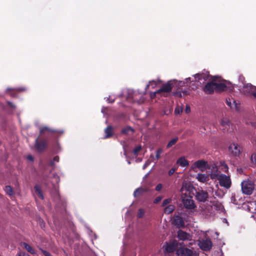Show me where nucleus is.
<instances>
[{"label": "nucleus", "mask_w": 256, "mask_h": 256, "mask_svg": "<svg viewBox=\"0 0 256 256\" xmlns=\"http://www.w3.org/2000/svg\"><path fill=\"white\" fill-rule=\"evenodd\" d=\"M194 84L196 86H201L206 82H208L204 88V90L208 94H212L216 90L215 83L216 76H212L206 72L201 74H196L194 76Z\"/></svg>", "instance_id": "f257e3e1"}, {"label": "nucleus", "mask_w": 256, "mask_h": 256, "mask_svg": "<svg viewBox=\"0 0 256 256\" xmlns=\"http://www.w3.org/2000/svg\"><path fill=\"white\" fill-rule=\"evenodd\" d=\"M170 82H168L157 91L154 92H151L150 94V97L152 99H153L159 94L160 96H166V95L165 94L170 92Z\"/></svg>", "instance_id": "f03ea898"}, {"label": "nucleus", "mask_w": 256, "mask_h": 256, "mask_svg": "<svg viewBox=\"0 0 256 256\" xmlns=\"http://www.w3.org/2000/svg\"><path fill=\"white\" fill-rule=\"evenodd\" d=\"M241 186L242 192L248 195L251 194L254 188V182L248 180L242 181Z\"/></svg>", "instance_id": "7ed1b4c3"}, {"label": "nucleus", "mask_w": 256, "mask_h": 256, "mask_svg": "<svg viewBox=\"0 0 256 256\" xmlns=\"http://www.w3.org/2000/svg\"><path fill=\"white\" fill-rule=\"evenodd\" d=\"M214 83L216 90L218 91L226 90L228 88H230L231 87L230 84L224 80L220 79L217 80L216 77V81L214 82Z\"/></svg>", "instance_id": "20e7f679"}, {"label": "nucleus", "mask_w": 256, "mask_h": 256, "mask_svg": "<svg viewBox=\"0 0 256 256\" xmlns=\"http://www.w3.org/2000/svg\"><path fill=\"white\" fill-rule=\"evenodd\" d=\"M194 82V80H191V78H188L185 79L184 81H178L176 80H172L168 82H170L171 89L172 87L174 86L177 87L178 88L180 89L182 87L185 86L186 84V86H188V84Z\"/></svg>", "instance_id": "39448f33"}, {"label": "nucleus", "mask_w": 256, "mask_h": 256, "mask_svg": "<svg viewBox=\"0 0 256 256\" xmlns=\"http://www.w3.org/2000/svg\"><path fill=\"white\" fill-rule=\"evenodd\" d=\"M218 180H219L220 186L226 189L229 188L231 186L232 182L230 178L228 176L220 174V176H219Z\"/></svg>", "instance_id": "423d86ee"}, {"label": "nucleus", "mask_w": 256, "mask_h": 256, "mask_svg": "<svg viewBox=\"0 0 256 256\" xmlns=\"http://www.w3.org/2000/svg\"><path fill=\"white\" fill-rule=\"evenodd\" d=\"M209 166L206 162L204 160H198L193 164L191 166V168L194 170L195 168H198L201 172H204L208 168Z\"/></svg>", "instance_id": "0eeeda50"}, {"label": "nucleus", "mask_w": 256, "mask_h": 256, "mask_svg": "<svg viewBox=\"0 0 256 256\" xmlns=\"http://www.w3.org/2000/svg\"><path fill=\"white\" fill-rule=\"evenodd\" d=\"M184 206L188 209H194L195 204L191 196H181Z\"/></svg>", "instance_id": "6e6552de"}, {"label": "nucleus", "mask_w": 256, "mask_h": 256, "mask_svg": "<svg viewBox=\"0 0 256 256\" xmlns=\"http://www.w3.org/2000/svg\"><path fill=\"white\" fill-rule=\"evenodd\" d=\"M242 92L245 94L252 95L256 98V86H254L250 84H245L242 88Z\"/></svg>", "instance_id": "1a4fd4ad"}, {"label": "nucleus", "mask_w": 256, "mask_h": 256, "mask_svg": "<svg viewBox=\"0 0 256 256\" xmlns=\"http://www.w3.org/2000/svg\"><path fill=\"white\" fill-rule=\"evenodd\" d=\"M198 245L200 247L204 250H209L212 247V242L210 239L202 240H199Z\"/></svg>", "instance_id": "9d476101"}, {"label": "nucleus", "mask_w": 256, "mask_h": 256, "mask_svg": "<svg viewBox=\"0 0 256 256\" xmlns=\"http://www.w3.org/2000/svg\"><path fill=\"white\" fill-rule=\"evenodd\" d=\"M192 188L189 182H184L180 189L181 196H190V190Z\"/></svg>", "instance_id": "9b49d317"}, {"label": "nucleus", "mask_w": 256, "mask_h": 256, "mask_svg": "<svg viewBox=\"0 0 256 256\" xmlns=\"http://www.w3.org/2000/svg\"><path fill=\"white\" fill-rule=\"evenodd\" d=\"M208 168L210 169V172L209 174L210 178L212 180H218L219 176H220V172L216 165L215 164H212Z\"/></svg>", "instance_id": "f8f14e48"}, {"label": "nucleus", "mask_w": 256, "mask_h": 256, "mask_svg": "<svg viewBox=\"0 0 256 256\" xmlns=\"http://www.w3.org/2000/svg\"><path fill=\"white\" fill-rule=\"evenodd\" d=\"M228 150L234 156H237L240 153L241 148L238 144L232 143L230 145Z\"/></svg>", "instance_id": "ddd939ff"}, {"label": "nucleus", "mask_w": 256, "mask_h": 256, "mask_svg": "<svg viewBox=\"0 0 256 256\" xmlns=\"http://www.w3.org/2000/svg\"><path fill=\"white\" fill-rule=\"evenodd\" d=\"M226 102L232 110L238 111L240 109L239 104L236 103V100L234 98H228L226 100Z\"/></svg>", "instance_id": "4468645a"}, {"label": "nucleus", "mask_w": 256, "mask_h": 256, "mask_svg": "<svg viewBox=\"0 0 256 256\" xmlns=\"http://www.w3.org/2000/svg\"><path fill=\"white\" fill-rule=\"evenodd\" d=\"M220 124L224 130L230 131V128L232 130L231 122L227 118H222L220 121Z\"/></svg>", "instance_id": "2eb2a0df"}, {"label": "nucleus", "mask_w": 256, "mask_h": 256, "mask_svg": "<svg viewBox=\"0 0 256 256\" xmlns=\"http://www.w3.org/2000/svg\"><path fill=\"white\" fill-rule=\"evenodd\" d=\"M176 254L178 256H190L192 254V251L187 248H180L177 250Z\"/></svg>", "instance_id": "dca6fc26"}, {"label": "nucleus", "mask_w": 256, "mask_h": 256, "mask_svg": "<svg viewBox=\"0 0 256 256\" xmlns=\"http://www.w3.org/2000/svg\"><path fill=\"white\" fill-rule=\"evenodd\" d=\"M39 138L36 140V148L38 151H42L44 150L46 146L47 143L46 140H40Z\"/></svg>", "instance_id": "f3484780"}, {"label": "nucleus", "mask_w": 256, "mask_h": 256, "mask_svg": "<svg viewBox=\"0 0 256 256\" xmlns=\"http://www.w3.org/2000/svg\"><path fill=\"white\" fill-rule=\"evenodd\" d=\"M178 238L180 240L183 241L191 240L190 234L182 230L178 232Z\"/></svg>", "instance_id": "a211bd4d"}, {"label": "nucleus", "mask_w": 256, "mask_h": 256, "mask_svg": "<svg viewBox=\"0 0 256 256\" xmlns=\"http://www.w3.org/2000/svg\"><path fill=\"white\" fill-rule=\"evenodd\" d=\"M196 179L200 182H206L210 180V176L206 174L198 173L196 176Z\"/></svg>", "instance_id": "6ab92c4d"}, {"label": "nucleus", "mask_w": 256, "mask_h": 256, "mask_svg": "<svg viewBox=\"0 0 256 256\" xmlns=\"http://www.w3.org/2000/svg\"><path fill=\"white\" fill-rule=\"evenodd\" d=\"M178 247V242L176 241H174L170 244H167L166 246V250L168 252H172L176 250Z\"/></svg>", "instance_id": "aec40b11"}, {"label": "nucleus", "mask_w": 256, "mask_h": 256, "mask_svg": "<svg viewBox=\"0 0 256 256\" xmlns=\"http://www.w3.org/2000/svg\"><path fill=\"white\" fill-rule=\"evenodd\" d=\"M161 82H162L160 80H152L150 81L148 84L146 85V91L148 90L149 88H154L158 84H160L161 83Z\"/></svg>", "instance_id": "412c9836"}, {"label": "nucleus", "mask_w": 256, "mask_h": 256, "mask_svg": "<svg viewBox=\"0 0 256 256\" xmlns=\"http://www.w3.org/2000/svg\"><path fill=\"white\" fill-rule=\"evenodd\" d=\"M197 199L200 202H204L208 198V194L204 191H200L196 193Z\"/></svg>", "instance_id": "4be33fe9"}, {"label": "nucleus", "mask_w": 256, "mask_h": 256, "mask_svg": "<svg viewBox=\"0 0 256 256\" xmlns=\"http://www.w3.org/2000/svg\"><path fill=\"white\" fill-rule=\"evenodd\" d=\"M174 224L178 227H182L184 226V222L182 218L179 216H176L174 220Z\"/></svg>", "instance_id": "5701e85b"}, {"label": "nucleus", "mask_w": 256, "mask_h": 256, "mask_svg": "<svg viewBox=\"0 0 256 256\" xmlns=\"http://www.w3.org/2000/svg\"><path fill=\"white\" fill-rule=\"evenodd\" d=\"M21 246L25 248L28 252L30 254H34L35 252L34 250L29 244L26 242H22L21 244Z\"/></svg>", "instance_id": "b1692460"}, {"label": "nucleus", "mask_w": 256, "mask_h": 256, "mask_svg": "<svg viewBox=\"0 0 256 256\" xmlns=\"http://www.w3.org/2000/svg\"><path fill=\"white\" fill-rule=\"evenodd\" d=\"M177 164L182 167L186 166L188 165V162L184 158L181 157L177 160Z\"/></svg>", "instance_id": "393cba45"}, {"label": "nucleus", "mask_w": 256, "mask_h": 256, "mask_svg": "<svg viewBox=\"0 0 256 256\" xmlns=\"http://www.w3.org/2000/svg\"><path fill=\"white\" fill-rule=\"evenodd\" d=\"M34 190H35V194L36 196H38L40 198L43 200L44 199V196L42 194V192L40 190V186L36 185L34 188Z\"/></svg>", "instance_id": "a878e982"}, {"label": "nucleus", "mask_w": 256, "mask_h": 256, "mask_svg": "<svg viewBox=\"0 0 256 256\" xmlns=\"http://www.w3.org/2000/svg\"><path fill=\"white\" fill-rule=\"evenodd\" d=\"M140 96L141 97L139 94H138L136 93H134L132 96V98L134 102L141 103L144 102V98H140L139 99L138 98Z\"/></svg>", "instance_id": "bb28decb"}, {"label": "nucleus", "mask_w": 256, "mask_h": 256, "mask_svg": "<svg viewBox=\"0 0 256 256\" xmlns=\"http://www.w3.org/2000/svg\"><path fill=\"white\" fill-rule=\"evenodd\" d=\"M164 208V212L168 214L172 213L175 208V206L173 204H169Z\"/></svg>", "instance_id": "cd10ccee"}, {"label": "nucleus", "mask_w": 256, "mask_h": 256, "mask_svg": "<svg viewBox=\"0 0 256 256\" xmlns=\"http://www.w3.org/2000/svg\"><path fill=\"white\" fill-rule=\"evenodd\" d=\"M106 136L104 138H108L111 136L112 134V128L111 126H108L104 130Z\"/></svg>", "instance_id": "c85d7f7f"}, {"label": "nucleus", "mask_w": 256, "mask_h": 256, "mask_svg": "<svg viewBox=\"0 0 256 256\" xmlns=\"http://www.w3.org/2000/svg\"><path fill=\"white\" fill-rule=\"evenodd\" d=\"M212 206H208V208H204L203 206H202V210L201 211V212L202 214L208 216L212 213Z\"/></svg>", "instance_id": "c756f323"}, {"label": "nucleus", "mask_w": 256, "mask_h": 256, "mask_svg": "<svg viewBox=\"0 0 256 256\" xmlns=\"http://www.w3.org/2000/svg\"><path fill=\"white\" fill-rule=\"evenodd\" d=\"M40 134H44L45 132L50 133V132H58L57 131L55 130H52L48 127H43L40 129Z\"/></svg>", "instance_id": "7c9ffc66"}, {"label": "nucleus", "mask_w": 256, "mask_h": 256, "mask_svg": "<svg viewBox=\"0 0 256 256\" xmlns=\"http://www.w3.org/2000/svg\"><path fill=\"white\" fill-rule=\"evenodd\" d=\"M144 192H145L144 189L142 188H138L134 192V197H136L137 196H138L140 195V194H142Z\"/></svg>", "instance_id": "2f4dec72"}, {"label": "nucleus", "mask_w": 256, "mask_h": 256, "mask_svg": "<svg viewBox=\"0 0 256 256\" xmlns=\"http://www.w3.org/2000/svg\"><path fill=\"white\" fill-rule=\"evenodd\" d=\"M4 191L9 196H12L13 194L12 189V187L9 186H7L5 187Z\"/></svg>", "instance_id": "473e14b6"}, {"label": "nucleus", "mask_w": 256, "mask_h": 256, "mask_svg": "<svg viewBox=\"0 0 256 256\" xmlns=\"http://www.w3.org/2000/svg\"><path fill=\"white\" fill-rule=\"evenodd\" d=\"M172 200L171 198H166V199L164 200L162 202V206L165 207V206L169 205L172 202Z\"/></svg>", "instance_id": "72a5a7b5"}, {"label": "nucleus", "mask_w": 256, "mask_h": 256, "mask_svg": "<svg viewBox=\"0 0 256 256\" xmlns=\"http://www.w3.org/2000/svg\"><path fill=\"white\" fill-rule=\"evenodd\" d=\"M178 140V138H174L173 139H172L171 140H170V142L168 143V145H167V148H169L171 146H172L173 145H174L176 142H177Z\"/></svg>", "instance_id": "f704fd0d"}, {"label": "nucleus", "mask_w": 256, "mask_h": 256, "mask_svg": "<svg viewBox=\"0 0 256 256\" xmlns=\"http://www.w3.org/2000/svg\"><path fill=\"white\" fill-rule=\"evenodd\" d=\"M122 132L124 134H130V132L132 133L133 130L130 127H126L122 130Z\"/></svg>", "instance_id": "c9c22d12"}, {"label": "nucleus", "mask_w": 256, "mask_h": 256, "mask_svg": "<svg viewBox=\"0 0 256 256\" xmlns=\"http://www.w3.org/2000/svg\"><path fill=\"white\" fill-rule=\"evenodd\" d=\"M220 168L224 172H226L228 170V166L224 163L222 164Z\"/></svg>", "instance_id": "e433bc0d"}, {"label": "nucleus", "mask_w": 256, "mask_h": 256, "mask_svg": "<svg viewBox=\"0 0 256 256\" xmlns=\"http://www.w3.org/2000/svg\"><path fill=\"white\" fill-rule=\"evenodd\" d=\"M144 214V209L140 208L138 210V216L139 218H142Z\"/></svg>", "instance_id": "4c0bfd02"}, {"label": "nucleus", "mask_w": 256, "mask_h": 256, "mask_svg": "<svg viewBox=\"0 0 256 256\" xmlns=\"http://www.w3.org/2000/svg\"><path fill=\"white\" fill-rule=\"evenodd\" d=\"M252 162L256 166V154H254L251 156Z\"/></svg>", "instance_id": "58836bf2"}, {"label": "nucleus", "mask_w": 256, "mask_h": 256, "mask_svg": "<svg viewBox=\"0 0 256 256\" xmlns=\"http://www.w3.org/2000/svg\"><path fill=\"white\" fill-rule=\"evenodd\" d=\"M182 110V108L181 107L177 106L174 110V112L176 114H180Z\"/></svg>", "instance_id": "ea45409f"}, {"label": "nucleus", "mask_w": 256, "mask_h": 256, "mask_svg": "<svg viewBox=\"0 0 256 256\" xmlns=\"http://www.w3.org/2000/svg\"><path fill=\"white\" fill-rule=\"evenodd\" d=\"M162 152V149H158L157 151H156V160H158L160 158V154Z\"/></svg>", "instance_id": "a19ab883"}, {"label": "nucleus", "mask_w": 256, "mask_h": 256, "mask_svg": "<svg viewBox=\"0 0 256 256\" xmlns=\"http://www.w3.org/2000/svg\"><path fill=\"white\" fill-rule=\"evenodd\" d=\"M214 254V256H222L223 253L222 250L220 249L218 252H215Z\"/></svg>", "instance_id": "79ce46f5"}, {"label": "nucleus", "mask_w": 256, "mask_h": 256, "mask_svg": "<svg viewBox=\"0 0 256 256\" xmlns=\"http://www.w3.org/2000/svg\"><path fill=\"white\" fill-rule=\"evenodd\" d=\"M141 150V146H136L133 150V152L134 154H136L138 152Z\"/></svg>", "instance_id": "37998d69"}, {"label": "nucleus", "mask_w": 256, "mask_h": 256, "mask_svg": "<svg viewBox=\"0 0 256 256\" xmlns=\"http://www.w3.org/2000/svg\"><path fill=\"white\" fill-rule=\"evenodd\" d=\"M162 200V196H158L154 200V204H157V203L159 202Z\"/></svg>", "instance_id": "c03bdc74"}, {"label": "nucleus", "mask_w": 256, "mask_h": 256, "mask_svg": "<svg viewBox=\"0 0 256 256\" xmlns=\"http://www.w3.org/2000/svg\"><path fill=\"white\" fill-rule=\"evenodd\" d=\"M162 188V185L160 184H158L156 188V190L157 191H160Z\"/></svg>", "instance_id": "a18cd8bd"}, {"label": "nucleus", "mask_w": 256, "mask_h": 256, "mask_svg": "<svg viewBox=\"0 0 256 256\" xmlns=\"http://www.w3.org/2000/svg\"><path fill=\"white\" fill-rule=\"evenodd\" d=\"M174 95L176 96H178V97H182V94L180 92H176L174 94Z\"/></svg>", "instance_id": "49530a36"}, {"label": "nucleus", "mask_w": 256, "mask_h": 256, "mask_svg": "<svg viewBox=\"0 0 256 256\" xmlns=\"http://www.w3.org/2000/svg\"><path fill=\"white\" fill-rule=\"evenodd\" d=\"M176 170V169L175 168H171L169 172H168V174L170 175H172Z\"/></svg>", "instance_id": "de8ad7c7"}, {"label": "nucleus", "mask_w": 256, "mask_h": 256, "mask_svg": "<svg viewBox=\"0 0 256 256\" xmlns=\"http://www.w3.org/2000/svg\"><path fill=\"white\" fill-rule=\"evenodd\" d=\"M42 252L43 253V254L44 256H52V255L50 254V252H46V250H42Z\"/></svg>", "instance_id": "09e8293b"}, {"label": "nucleus", "mask_w": 256, "mask_h": 256, "mask_svg": "<svg viewBox=\"0 0 256 256\" xmlns=\"http://www.w3.org/2000/svg\"><path fill=\"white\" fill-rule=\"evenodd\" d=\"M150 164V162L149 160H147L143 166V169H145Z\"/></svg>", "instance_id": "8fccbe9b"}, {"label": "nucleus", "mask_w": 256, "mask_h": 256, "mask_svg": "<svg viewBox=\"0 0 256 256\" xmlns=\"http://www.w3.org/2000/svg\"><path fill=\"white\" fill-rule=\"evenodd\" d=\"M18 256H30V255L24 252H20Z\"/></svg>", "instance_id": "3c124183"}, {"label": "nucleus", "mask_w": 256, "mask_h": 256, "mask_svg": "<svg viewBox=\"0 0 256 256\" xmlns=\"http://www.w3.org/2000/svg\"><path fill=\"white\" fill-rule=\"evenodd\" d=\"M27 159L28 160L32 162L34 160V158H33V156L32 155H28L27 156Z\"/></svg>", "instance_id": "603ef678"}, {"label": "nucleus", "mask_w": 256, "mask_h": 256, "mask_svg": "<svg viewBox=\"0 0 256 256\" xmlns=\"http://www.w3.org/2000/svg\"><path fill=\"white\" fill-rule=\"evenodd\" d=\"M54 162H58L59 161V158L58 156H55L54 158Z\"/></svg>", "instance_id": "864d4df0"}, {"label": "nucleus", "mask_w": 256, "mask_h": 256, "mask_svg": "<svg viewBox=\"0 0 256 256\" xmlns=\"http://www.w3.org/2000/svg\"><path fill=\"white\" fill-rule=\"evenodd\" d=\"M190 111V107L188 106H186V112H188Z\"/></svg>", "instance_id": "5fc2aeb1"}, {"label": "nucleus", "mask_w": 256, "mask_h": 256, "mask_svg": "<svg viewBox=\"0 0 256 256\" xmlns=\"http://www.w3.org/2000/svg\"><path fill=\"white\" fill-rule=\"evenodd\" d=\"M110 96H109V98H108L107 99H106V101L108 102H114V99H113L112 100H110Z\"/></svg>", "instance_id": "6e6d98bb"}, {"label": "nucleus", "mask_w": 256, "mask_h": 256, "mask_svg": "<svg viewBox=\"0 0 256 256\" xmlns=\"http://www.w3.org/2000/svg\"><path fill=\"white\" fill-rule=\"evenodd\" d=\"M106 110V108H104V107L102 108V112L103 113V114H104Z\"/></svg>", "instance_id": "4d7b16f0"}, {"label": "nucleus", "mask_w": 256, "mask_h": 256, "mask_svg": "<svg viewBox=\"0 0 256 256\" xmlns=\"http://www.w3.org/2000/svg\"><path fill=\"white\" fill-rule=\"evenodd\" d=\"M182 93L184 94V96L188 94V91H186V90L182 91Z\"/></svg>", "instance_id": "13d9d810"}, {"label": "nucleus", "mask_w": 256, "mask_h": 256, "mask_svg": "<svg viewBox=\"0 0 256 256\" xmlns=\"http://www.w3.org/2000/svg\"><path fill=\"white\" fill-rule=\"evenodd\" d=\"M190 256H198V254L196 252H194V254L192 252V254Z\"/></svg>", "instance_id": "bf43d9fd"}, {"label": "nucleus", "mask_w": 256, "mask_h": 256, "mask_svg": "<svg viewBox=\"0 0 256 256\" xmlns=\"http://www.w3.org/2000/svg\"><path fill=\"white\" fill-rule=\"evenodd\" d=\"M8 104H9L11 107H12V108H14V106L12 104V103H11V102H8Z\"/></svg>", "instance_id": "052dcab7"}, {"label": "nucleus", "mask_w": 256, "mask_h": 256, "mask_svg": "<svg viewBox=\"0 0 256 256\" xmlns=\"http://www.w3.org/2000/svg\"><path fill=\"white\" fill-rule=\"evenodd\" d=\"M18 90H19V91H22V90H24V89L18 88Z\"/></svg>", "instance_id": "680f3d73"}, {"label": "nucleus", "mask_w": 256, "mask_h": 256, "mask_svg": "<svg viewBox=\"0 0 256 256\" xmlns=\"http://www.w3.org/2000/svg\"><path fill=\"white\" fill-rule=\"evenodd\" d=\"M124 154L126 156V152L125 150H124Z\"/></svg>", "instance_id": "e2e57ef3"}, {"label": "nucleus", "mask_w": 256, "mask_h": 256, "mask_svg": "<svg viewBox=\"0 0 256 256\" xmlns=\"http://www.w3.org/2000/svg\"><path fill=\"white\" fill-rule=\"evenodd\" d=\"M10 90H12V89L8 88L6 90L8 92V91H9ZM12 90H14L12 89Z\"/></svg>", "instance_id": "0e129e2a"}, {"label": "nucleus", "mask_w": 256, "mask_h": 256, "mask_svg": "<svg viewBox=\"0 0 256 256\" xmlns=\"http://www.w3.org/2000/svg\"><path fill=\"white\" fill-rule=\"evenodd\" d=\"M216 234L218 236V232H216Z\"/></svg>", "instance_id": "69168bd1"}, {"label": "nucleus", "mask_w": 256, "mask_h": 256, "mask_svg": "<svg viewBox=\"0 0 256 256\" xmlns=\"http://www.w3.org/2000/svg\"><path fill=\"white\" fill-rule=\"evenodd\" d=\"M164 114H168V112H164Z\"/></svg>", "instance_id": "338daca9"}, {"label": "nucleus", "mask_w": 256, "mask_h": 256, "mask_svg": "<svg viewBox=\"0 0 256 256\" xmlns=\"http://www.w3.org/2000/svg\"><path fill=\"white\" fill-rule=\"evenodd\" d=\"M148 174H149L148 173L147 174H146V176H146V177L148 176Z\"/></svg>", "instance_id": "774afa93"}]
</instances>
